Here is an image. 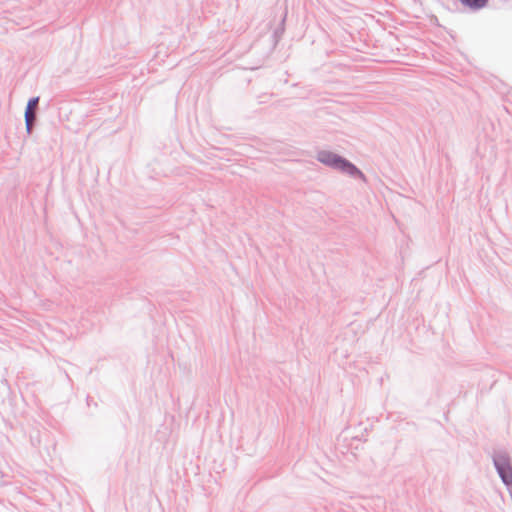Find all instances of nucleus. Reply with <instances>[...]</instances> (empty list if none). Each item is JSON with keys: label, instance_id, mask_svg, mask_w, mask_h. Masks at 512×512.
<instances>
[{"label": "nucleus", "instance_id": "obj_1", "mask_svg": "<svg viewBox=\"0 0 512 512\" xmlns=\"http://www.w3.org/2000/svg\"><path fill=\"white\" fill-rule=\"evenodd\" d=\"M316 159L327 167L347 174L352 178L361 179L366 182L365 174L351 161L345 157L328 150L317 152Z\"/></svg>", "mask_w": 512, "mask_h": 512}, {"label": "nucleus", "instance_id": "obj_2", "mask_svg": "<svg viewBox=\"0 0 512 512\" xmlns=\"http://www.w3.org/2000/svg\"><path fill=\"white\" fill-rule=\"evenodd\" d=\"M494 467L506 487H512V462L505 450H495L492 454Z\"/></svg>", "mask_w": 512, "mask_h": 512}, {"label": "nucleus", "instance_id": "obj_3", "mask_svg": "<svg viewBox=\"0 0 512 512\" xmlns=\"http://www.w3.org/2000/svg\"><path fill=\"white\" fill-rule=\"evenodd\" d=\"M461 4L473 11H477L485 7L489 0H459Z\"/></svg>", "mask_w": 512, "mask_h": 512}, {"label": "nucleus", "instance_id": "obj_4", "mask_svg": "<svg viewBox=\"0 0 512 512\" xmlns=\"http://www.w3.org/2000/svg\"><path fill=\"white\" fill-rule=\"evenodd\" d=\"M39 100V96L31 97L27 102L25 111L36 112V110L38 109Z\"/></svg>", "mask_w": 512, "mask_h": 512}, {"label": "nucleus", "instance_id": "obj_5", "mask_svg": "<svg viewBox=\"0 0 512 512\" xmlns=\"http://www.w3.org/2000/svg\"><path fill=\"white\" fill-rule=\"evenodd\" d=\"M24 120H25V123H28L29 124H36V120H37V113L36 112H28V111H25L24 113Z\"/></svg>", "mask_w": 512, "mask_h": 512}, {"label": "nucleus", "instance_id": "obj_6", "mask_svg": "<svg viewBox=\"0 0 512 512\" xmlns=\"http://www.w3.org/2000/svg\"><path fill=\"white\" fill-rule=\"evenodd\" d=\"M34 126H35V124H31V123L29 124V122H28V123H25L26 132H27V134H28V135H31V134H32V131H33V129H34Z\"/></svg>", "mask_w": 512, "mask_h": 512}, {"label": "nucleus", "instance_id": "obj_7", "mask_svg": "<svg viewBox=\"0 0 512 512\" xmlns=\"http://www.w3.org/2000/svg\"><path fill=\"white\" fill-rule=\"evenodd\" d=\"M282 32H283V29H281V30H280V29H276V30L274 31V36H275V38L280 37V34H281Z\"/></svg>", "mask_w": 512, "mask_h": 512}]
</instances>
